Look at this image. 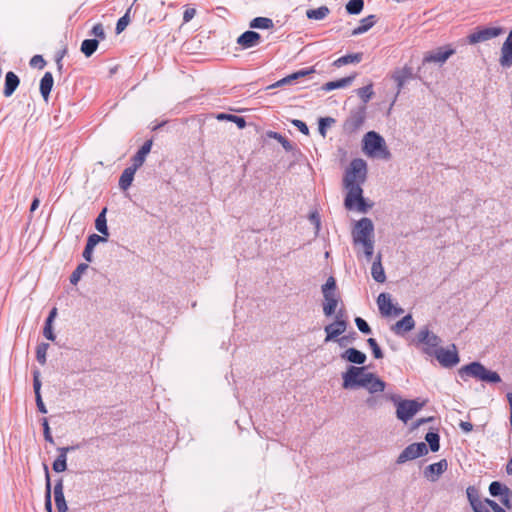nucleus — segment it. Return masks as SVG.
Listing matches in <instances>:
<instances>
[{"mask_svg": "<svg viewBox=\"0 0 512 512\" xmlns=\"http://www.w3.org/2000/svg\"><path fill=\"white\" fill-rule=\"evenodd\" d=\"M508 488L509 487L506 486L505 484H502L498 481H493L489 485V493L493 497H499V496L503 495L504 491L507 490Z\"/></svg>", "mask_w": 512, "mask_h": 512, "instance_id": "obj_45", "label": "nucleus"}, {"mask_svg": "<svg viewBox=\"0 0 512 512\" xmlns=\"http://www.w3.org/2000/svg\"><path fill=\"white\" fill-rule=\"evenodd\" d=\"M361 387L368 390L370 394H376L385 390L386 384L373 373H366L365 380L360 383Z\"/></svg>", "mask_w": 512, "mask_h": 512, "instance_id": "obj_16", "label": "nucleus"}, {"mask_svg": "<svg viewBox=\"0 0 512 512\" xmlns=\"http://www.w3.org/2000/svg\"><path fill=\"white\" fill-rule=\"evenodd\" d=\"M368 345L372 349L373 355L376 359H381L383 357V353L377 344L376 340L374 338H369L367 340Z\"/></svg>", "mask_w": 512, "mask_h": 512, "instance_id": "obj_51", "label": "nucleus"}, {"mask_svg": "<svg viewBox=\"0 0 512 512\" xmlns=\"http://www.w3.org/2000/svg\"><path fill=\"white\" fill-rule=\"evenodd\" d=\"M371 274L375 281H377L378 283H383L386 279L384 268L381 264L380 254L376 257L375 261L372 264Z\"/></svg>", "mask_w": 512, "mask_h": 512, "instance_id": "obj_32", "label": "nucleus"}, {"mask_svg": "<svg viewBox=\"0 0 512 512\" xmlns=\"http://www.w3.org/2000/svg\"><path fill=\"white\" fill-rule=\"evenodd\" d=\"M364 7V1L363 0H350L346 4V10L349 14H359Z\"/></svg>", "mask_w": 512, "mask_h": 512, "instance_id": "obj_43", "label": "nucleus"}, {"mask_svg": "<svg viewBox=\"0 0 512 512\" xmlns=\"http://www.w3.org/2000/svg\"><path fill=\"white\" fill-rule=\"evenodd\" d=\"M53 83L54 80L52 74L50 72H46L40 81V93L45 101H48Z\"/></svg>", "mask_w": 512, "mask_h": 512, "instance_id": "obj_29", "label": "nucleus"}, {"mask_svg": "<svg viewBox=\"0 0 512 512\" xmlns=\"http://www.w3.org/2000/svg\"><path fill=\"white\" fill-rule=\"evenodd\" d=\"M367 178V164L361 158L353 159L343 177V186H362Z\"/></svg>", "mask_w": 512, "mask_h": 512, "instance_id": "obj_3", "label": "nucleus"}, {"mask_svg": "<svg viewBox=\"0 0 512 512\" xmlns=\"http://www.w3.org/2000/svg\"><path fill=\"white\" fill-rule=\"evenodd\" d=\"M466 495L473 512H483L481 505L483 499H481L478 489L475 486H469L466 489Z\"/></svg>", "mask_w": 512, "mask_h": 512, "instance_id": "obj_24", "label": "nucleus"}, {"mask_svg": "<svg viewBox=\"0 0 512 512\" xmlns=\"http://www.w3.org/2000/svg\"><path fill=\"white\" fill-rule=\"evenodd\" d=\"M91 33L100 39L105 38L104 28H103L102 24H100V23L93 26Z\"/></svg>", "mask_w": 512, "mask_h": 512, "instance_id": "obj_59", "label": "nucleus"}, {"mask_svg": "<svg viewBox=\"0 0 512 512\" xmlns=\"http://www.w3.org/2000/svg\"><path fill=\"white\" fill-rule=\"evenodd\" d=\"M324 300L322 303L323 313L326 317L337 315L339 311L344 313V307L340 294L336 290H323Z\"/></svg>", "mask_w": 512, "mask_h": 512, "instance_id": "obj_7", "label": "nucleus"}, {"mask_svg": "<svg viewBox=\"0 0 512 512\" xmlns=\"http://www.w3.org/2000/svg\"><path fill=\"white\" fill-rule=\"evenodd\" d=\"M49 348V344L47 343H41L37 346L36 349V358L38 362L42 365L46 363V353Z\"/></svg>", "mask_w": 512, "mask_h": 512, "instance_id": "obj_48", "label": "nucleus"}, {"mask_svg": "<svg viewBox=\"0 0 512 512\" xmlns=\"http://www.w3.org/2000/svg\"><path fill=\"white\" fill-rule=\"evenodd\" d=\"M357 95L364 103H367L374 95L372 83L357 89Z\"/></svg>", "mask_w": 512, "mask_h": 512, "instance_id": "obj_44", "label": "nucleus"}, {"mask_svg": "<svg viewBox=\"0 0 512 512\" xmlns=\"http://www.w3.org/2000/svg\"><path fill=\"white\" fill-rule=\"evenodd\" d=\"M377 304L380 313L384 316H398L404 312L402 308H397L396 306L393 305L391 296L388 293H381L378 296Z\"/></svg>", "mask_w": 512, "mask_h": 512, "instance_id": "obj_14", "label": "nucleus"}, {"mask_svg": "<svg viewBox=\"0 0 512 512\" xmlns=\"http://www.w3.org/2000/svg\"><path fill=\"white\" fill-rule=\"evenodd\" d=\"M138 169H136L135 167H133L132 165L127 167L121 174L120 176V179H119V187L122 189V190H127L131 184H132V181L134 179V175H135V172L137 171Z\"/></svg>", "mask_w": 512, "mask_h": 512, "instance_id": "obj_30", "label": "nucleus"}, {"mask_svg": "<svg viewBox=\"0 0 512 512\" xmlns=\"http://www.w3.org/2000/svg\"><path fill=\"white\" fill-rule=\"evenodd\" d=\"M362 60L361 53L348 54L342 56L334 61V66L341 67L343 65L351 64V63H359Z\"/></svg>", "mask_w": 512, "mask_h": 512, "instance_id": "obj_38", "label": "nucleus"}, {"mask_svg": "<svg viewBox=\"0 0 512 512\" xmlns=\"http://www.w3.org/2000/svg\"><path fill=\"white\" fill-rule=\"evenodd\" d=\"M196 15V9L195 8H186L183 13V22L188 23L191 21L194 16Z\"/></svg>", "mask_w": 512, "mask_h": 512, "instance_id": "obj_62", "label": "nucleus"}, {"mask_svg": "<svg viewBox=\"0 0 512 512\" xmlns=\"http://www.w3.org/2000/svg\"><path fill=\"white\" fill-rule=\"evenodd\" d=\"M30 65L32 67H39V68H43L44 65H45V61L43 59V57L41 55H35L31 58L30 60Z\"/></svg>", "mask_w": 512, "mask_h": 512, "instance_id": "obj_60", "label": "nucleus"}, {"mask_svg": "<svg viewBox=\"0 0 512 512\" xmlns=\"http://www.w3.org/2000/svg\"><path fill=\"white\" fill-rule=\"evenodd\" d=\"M428 453L427 445L424 442L408 445L398 456L396 463L404 464Z\"/></svg>", "mask_w": 512, "mask_h": 512, "instance_id": "obj_12", "label": "nucleus"}, {"mask_svg": "<svg viewBox=\"0 0 512 512\" xmlns=\"http://www.w3.org/2000/svg\"><path fill=\"white\" fill-rule=\"evenodd\" d=\"M44 471H45V509L47 512L52 511V503H51V481H50V474L49 469L46 464L43 465Z\"/></svg>", "mask_w": 512, "mask_h": 512, "instance_id": "obj_34", "label": "nucleus"}, {"mask_svg": "<svg viewBox=\"0 0 512 512\" xmlns=\"http://www.w3.org/2000/svg\"><path fill=\"white\" fill-rule=\"evenodd\" d=\"M107 241V237L106 236H100V235H97V234H92L88 237L87 239V243L89 246H91L92 248H95V246L100 243V242H106Z\"/></svg>", "mask_w": 512, "mask_h": 512, "instance_id": "obj_53", "label": "nucleus"}, {"mask_svg": "<svg viewBox=\"0 0 512 512\" xmlns=\"http://www.w3.org/2000/svg\"><path fill=\"white\" fill-rule=\"evenodd\" d=\"M355 323H356V326L357 328L364 334H370L371 333V328L370 326L368 325V323L362 319L361 317H356L355 319Z\"/></svg>", "mask_w": 512, "mask_h": 512, "instance_id": "obj_54", "label": "nucleus"}, {"mask_svg": "<svg viewBox=\"0 0 512 512\" xmlns=\"http://www.w3.org/2000/svg\"><path fill=\"white\" fill-rule=\"evenodd\" d=\"M352 243L357 255L362 253L370 261L374 254L375 227L370 218L363 217L352 224Z\"/></svg>", "mask_w": 512, "mask_h": 512, "instance_id": "obj_1", "label": "nucleus"}, {"mask_svg": "<svg viewBox=\"0 0 512 512\" xmlns=\"http://www.w3.org/2000/svg\"><path fill=\"white\" fill-rule=\"evenodd\" d=\"M375 23L374 15H369L361 20V24L352 31V35H360L367 32Z\"/></svg>", "mask_w": 512, "mask_h": 512, "instance_id": "obj_39", "label": "nucleus"}, {"mask_svg": "<svg viewBox=\"0 0 512 512\" xmlns=\"http://www.w3.org/2000/svg\"><path fill=\"white\" fill-rule=\"evenodd\" d=\"M216 119L219 121L234 122L240 129H243L246 126V121L243 117L232 115V114L219 113L216 115Z\"/></svg>", "mask_w": 512, "mask_h": 512, "instance_id": "obj_37", "label": "nucleus"}, {"mask_svg": "<svg viewBox=\"0 0 512 512\" xmlns=\"http://www.w3.org/2000/svg\"><path fill=\"white\" fill-rule=\"evenodd\" d=\"M267 136L269 138L277 140L286 151H291L293 149L292 143L288 141L285 137H283L281 134L274 131H269L267 133Z\"/></svg>", "mask_w": 512, "mask_h": 512, "instance_id": "obj_42", "label": "nucleus"}, {"mask_svg": "<svg viewBox=\"0 0 512 512\" xmlns=\"http://www.w3.org/2000/svg\"><path fill=\"white\" fill-rule=\"evenodd\" d=\"M75 447L67 446L58 448L59 455L53 462V470L57 473L64 472L67 469V453L74 450Z\"/></svg>", "mask_w": 512, "mask_h": 512, "instance_id": "obj_23", "label": "nucleus"}, {"mask_svg": "<svg viewBox=\"0 0 512 512\" xmlns=\"http://www.w3.org/2000/svg\"><path fill=\"white\" fill-rule=\"evenodd\" d=\"M312 73H314V69L313 68H307V69L299 70V71H297L295 73H292V74H290V75L280 79L276 83L270 85L268 87V89L274 88V87H280V86H283V85L293 84L298 79L303 78V77H305V76H307L309 74H312Z\"/></svg>", "mask_w": 512, "mask_h": 512, "instance_id": "obj_21", "label": "nucleus"}, {"mask_svg": "<svg viewBox=\"0 0 512 512\" xmlns=\"http://www.w3.org/2000/svg\"><path fill=\"white\" fill-rule=\"evenodd\" d=\"M411 77V68H408V67H404L402 69H398L396 71H394V73L392 74V79L395 81L396 85H397V92L393 98V101L391 103V107L394 105V103L396 102L402 88L404 87V84L405 82L407 81V79H409Z\"/></svg>", "mask_w": 512, "mask_h": 512, "instance_id": "obj_19", "label": "nucleus"}, {"mask_svg": "<svg viewBox=\"0 0 512 512\" xmlns=\"http://www.w3.org/2000/svg\"><path fill=\"white\" fill-rule=\"evenodd\" d=\"M441 339L428 328L421 329L416 336V344L421 346L422 351L433 356L440 348Z\"/></svg>", "mask_w": 512, "mask_h": 512, "instance_id": "obj_6", "label": "nucleus"}, {"mask_svg": "<svg viewBox=\"0 0 512 512\" xmlns=\"http://www.w3.org/2000/svg\"><path fill=\"white\" fill-rule=\"evenodd\" d=\"M415 326V322L411 315H406L401 320L397 321L395 325L392 327V330L398 334L402 335L406 332L411 331Z\"/></svg>", "mask_w": 512, "mask_h": 512, "instance_id": "obj_26", "label": "nucleus"}, {"mask_svg": "<svg viewBox=\"0 0 512 512\" xmlns=\"http://www.w3.org/2000/svg\"><path fill=\"white\" fill-rule=\"evenodd\" d=\"M499 63L502 67L512 66V30L501 47Z\"/></svg>", "mask_w": 512, "mask_h": 512, "instance_id": "obj_20", "label": "nucleus"}, {"mask_svg": "<svg viewBox=\"0 0 512 512\" xmlns=\"http://www.w3.org/2000/svg\"><path fill=\"white\" fill-rule=\"evenodd\" d=\"M504 33V29L502 27H483L476 29L473 33H471L468 37L469 44H477L480 42H485L490 39L496 38Z\"/></svg>", "mask_w": 512, "mask_h": 512, "instance_id": "obj_10", "label": "nucleus"}, {"mask_svg": "<svg viewBox=\"0 0 512 512\" xmlns=\"http://www.w3.org/2000/svg\"><path fill=\"white\" fill-rule=\"evenodd\" d=\"M88 268L87 264H80L70 276L72 285H76L81 278L82 273Z\"/></svg>", "mask_w": 512, "mask_h": 512, "instance_id": "obj_49", "label": "nucleus"}, {"mask_svg": "<svg viewBox=\"0 0 512 512\" xmlns=\"http://www.w3.org/2000/svg\"><path fill=\"white\" fill-rule=\"evenodd\" d=\"M35 398H36V405L38 407V410L43 413V414H46L47 413V409H46V406L42 400V396L41 394H38V395H35Z\"/></svg>", "mask_w": 512, "mask_h": 512, "instance_id": "obj_63", "label": "nucleus"}, {"mask_svg": "<svg viewBox=\"0 0 512 512\" xmlns=\"http://www.w3.org/2000/svg\"><path fill=\"white\" fill-rule=\"evenodd\" d=\"M382 396H379V395H372L370 397H368L365 401L366 405L369 407V408H372V409H375L379 406H381L382 404Z\"/></svg>", "mask_w": 512, "mask_h": 512, "instance_id": "obj_52", "label": "nucleus"}, {"mask_svg": "<svg viewBox=\"0 0 512 512\" xmlns=\"http://www.w3.org/2000/svg\"><path fill=\"white\" fill-rule=\"evenodd\" d=\"M455 50L449 47H439L436 50L427 52L423 58V63H445Z\"/></svg>", "mask_w": 512, "mask_h": 512, "instance_id": "obj_15", "label": "nucleus"}, {"mask_svg": "<svg viewBox=\"0 0 512 512\" xmlns=\"http://www.w3.org/2000/svg\"><path fill=\"white\" fill-rule=\"evenodd\" d=\"M425 440L428 442L431 451L437 452L440 448L439 435L434 432H429L425 436Z\"/></svg>", "mask_w": 512, "mask_h": 512, "instance_id": "obj_46", "label": "nucleus"}, {"mask_svg": "<svg viewBox=\"0 0 512 512\" xmlns=\"http://www.w3.org/2000/svg\"><path fill=\"white\" fill-rule=\"evenodd\" d=\"M341 358L355 364H363L366 361L365 353L355 348H348L342 353Z\"/></svg>", "mask_w": 512, "mask_h": 512, "instance_id": "obj_27", "label": "nucleus"}, {"mask_svg": "<svg viewBox=\"0 0 512 512\" xmlns=\"http://www.w3.org/2000/svg\"><path fill=\"white\" fill-rule=\"evenodd\" d=\"M99 42L96 39H86L81 44V52L90 57L98 48Z\"/></svg>", "mask_w": 512, "mask_h": 512, "instance_id": "obj_40", "label": "nucleus"}, {"mask_svg": "<svg viewBox=\"0 0 512 512\" xmlns=\"http://www.w3.org/2000/svg\"><path fill=\"white\" fill-rule=\"evenodd\" d=\"M347 329V321L345 319V313L341 311L335 317L334 322L326 325L324 327V331L326 334L325 342L335 341L337 338L342 335Z\"/></svg>", "mask_w": 512, "mask_h": 512, "instance_id": "obj_8", "label": "nucleus"}, {"mask_svg": "<svg viewBox=\"0 0 512 512\" xmlns=\"http://www.w3.org/2000/svg\"><path fill=\"white\" fill-rule=\"evenodd\" d=\"M44 438L50 443H54L53 437L50 432V427L46 418L43 419Z\"/></svg>", "mask_w": 512, "mask_h": 512, "instance_id": "obj_58", "label": "nucleus"}, {"mask_svg": "<svg viewBox=\"0 0 512 512\" xmlns=\"http://www.w3.org/2000/svg\"><path fill=\"white\" fill-rule=\"evenodd\" d=\"M346 189V197L344 200V206L348 210H357L360 213H366L371 209L372 204H368L363 197L362 186L350 185L344 186Z\"/></svg>", "mask_w": 512, "mask_h": 512, "instance_id": "obj_5", "label": "nucleus"}, {"mask_svg": "<svg viewBox=\"0 0 512 512\" xmlns=\"http://www.w3.org/2000/svg\"><path fill=\"white\" fill-rule=\"evenodd\" d=\"M54 500H55V505L57 507L58 512H67L68 506H67L64 494L54 495Z\"/></svg>", "mask_w": 512, "mask_h": 512, "instance_id": "obj_50", "label": "nucleus"}, {"mask_svg": "<svg viewBox=\"0 0 512 512\" xmlns=\"http://www.w3.org/2000/svg\"><path fill=\"white\" fill-rule=\"evenodd\" d=\"M334 120L332 118H321L319 121V132L325 137L326 136V127L330 125Z\"/></svg>", "mask_w": 512, "mask_h": 512, "instance_id": "obj_55", "label": "nucleus"}, {"mask_svg": "<svg viewBox=\"0 0 512 512\" xmlns=\"http://www.w3.org/2000/svg\"><path fill=\"white\" fill-rule=\"evenodd\" d=\"M250 27L255 29H270L273 27V21L266 17H256L250 22Z\"/></svg>", "mask_w": 512, "mask_h": 512, "instance_id": "obj_41", "label": "nucleus"}, {"mask_svg": "<svg viewBox=\"0 0 512 512\" xmlns=\"http://www.w3.org/2000/svg\"><path fill=\"white\" fill-rule=\"evenodd\" d=\"M93 250L94 248H92L91 246H89L88 244H86L85 246V249L83 251V257L87 260V261H91L92 260V253H93Z\"/></svg>", "mask_w": 512, "mask_h": 512, "instance_id": "obj_64", "label": "nucleus"}, {"mask_svg": "<svg viewBox=\"0 0 512 512\" xmlns=\"http://www.w3.org/2000/svg\"><path fill=\"white\" fill-rule=\"evenodd\" d=\"M459 373L462 377L467 375L487 383H499L501 381L500 375L497 372L488 370L480 362H472L463 366Z\"/></svg>", "mask_w": 512, "mask_h": 512, "instance_id": "obj_4", "label": "nucleus"}, {"mask_svg": "<svg viewBox=\"0 0 512 512\" xmlns=\"http://www.w3.org/2000/svg\"><path fill=\"white\" fill-rule=\"evenodd\" d=\"M19 78L14 72H8L5 77L4 95L10 97L19 85Z\"/></svg>", "mask_w": 512, "mask_h": 512, "instance_id": "obj_28", "label": "nucleus"}, {"mask_svg": "<svg viewBox=\"0 0 512 512\" xmlns=\"http://www.w3.org/2000/svg\"><path fill=\"white\" fill-rule=\"evenodd\" d=\"M129 23V17L128 14H125L123 17H121L117 24H116V31L117 33H121L128 25Z\"/></svg>", "mask_w": 512, "mask_h": 512, "instance_id": "obj_57", "label": "nucleus"}, {"mask_svg": "<svg viewBox=\"0 0 512 512\" xmlns=\"http://www.w3.org/2000/svg\"><path fill=\"white\" fill-rule=\"evenodd\" d=\"M292 124L299 129L300 132H302L305 135H308L309 129L308 126L301 120L294 119L292 120Z\"/></svg>", "mask_w": 512, "mask_h": 512, "instance_id": "obj_61", "label": "nucleus"}, {"mask_svg": "<svg viewBox=\"0 0 512 512\" xmlns=\"http://www.w3.org/2000/svg\"><path fill=\"white\" fill-rule=\"evenodd\" d=\"M330 13V10L327 6H321L316 9H308L306 11V16L311 20H323Z\"/></svg>", "mask_w": 512, "mask_h": 512, "instance_id": "obj_35", "label": "nucleus"}, {"mask_svg": "<svg viewBox=\"0 0 512 512\" xmlns=\"http://www.w3.org/2000/svg\"><path fill=\"white\" fill-rule=\"evenodd\" d=\"M33 388L35 395L41 394V381L39 371H35L33 374Z\"/></svg>", "mask_w": 512, "mask_h": 512, "instance_id": "obj_56", "label": "nucleus"}, {"mask_svg": "<svg viewBox=\"0 0 512 512\" xmlns=\"http://www.w3.org/2000/svg\"><path fill=\"white\" fill-rule=\"evenodd\" d=\"M106 212H107V209L104 208L100 212V214L97 216V218L95 220V228L97 229L98 232H100L104 236L108 237L109 231H108V227H107Z\"/></svg>", "mask_w": 512, "mask_h": 512, "instance_id": "obj_36", "label": "nucleus"}, {"mask_svg": "<svg viewBox=\"0 0 512 512\" xmlns=\"http://www.w3.org/2000/svg\"><path fill=\"white\" fill-rule=\"evenodd\" d=\"M498 498L504 509H512V490L510 488L505 490L503 495L499 496Z\"/></svg>", "mask_w": 512, "mask_h": 512, "instance_id": "obj_47", "label": "nucleus"}, {"mask_svg": "<svg viewBox=\"0 0 512 512\" xmlns=\"http://www.w3.org/2000/svg\"><path fill=\"white\" fill-rule=\"evenodd\" d=\"M365 368L350 366L343 374V388L352 389L361 387L360 383L365 380Z\"/></svg>", "mask_w": 512, "mask_h": 512, "instance_id": "obj_13", "label": "nucleus"}, {"mask_svg": "<svg viewBox=\"0 0 512 512\" xmlns=\"http://www.w3.org/2000/svg\"><path fill=\"white\" fill-rule=\"evenodd\" d=\"M260 40L261 36L259 33L254 31H246L238 37L237 43L242 48L248 49L257 46L260 43Z\"/></svg>", "mask_w": 512, "mask_h": 512, "instance_id": "obj_22", "label": "nucleus"}, {"mask_svg": "<svg viewBox=\"0 0 512 512\" xmlns=\"http://www.w3.org/2000/svg\"><path fill=\"white\" fill-rule=\"evenodd\" d=\"M423 404L416 400H404L399 402L398 408L396 409V417L403 423H407L411 420L422 408Z\"/></svg>", "mask_w": 512, "mask_h": 512, "instance_id": "obj_9", "label": "nucleus"}, {"mask_svg": "<svg viewBox=\"0 0 512 512\" xmlns=\"http://www.w3.org/2000/svg\"><path fill=\"white\" fill-rule=\"evenodd\" d=\"M433 356L438 360L440 365L445 368L454 367L460 361L457 348L454 344L446 349L440 347Z\"/></svg>", "mask_w": 512, "mask_h": 512, "instance_id": "obj_11", "label": "nucleus"}, {"mask_svg": "<svg viewBox=\"0 0 512 512\" xmlns=\"http://www.w3.org/2000/svg\"><path fill=\"white\" fill-rule=\"evenodd\" d=\"M57 316V309L56 308H53L47 319H46V323H45V327H44V330H43V334L44 336L48 339V340H51V341H54L55 340V334L53 332V327H52V323L54 321V319L56 318Z\"/></svg>", "mask_w": 512, "mask_h": 512, "instance_id": "obj_33", "label": "nucleus"}, {"mask_svg": "<svg viewBox=\"0 0 512 512\" xmlns=\"http://www.w3.org/2000/svg\"><path fill=\"white\" fill-rule=\"evenodd\" d=\"M448 462L446 459H442L439 462L428 465L424 469V477L431 482H436L439 477L447 470Z\"/></svg>", "mask_w": 512, "mask_h": 512, "instance_id": "obj_17", "label": "nucleus"}, {"mask_svg": "<svg viewBox=\"0 0 512 512\" xmlns=\"http://www.w3.org/2000/svg\"><path fill=\"white\" fill-rule=\"evenodd\" d=\"M363 152L372 158L388 160L391 157L385 140L382 136L374 131H370L365 134L363 138Z\"/></svg>", "mask_w": 512, "mask_h": 512, "instance_id": "obj_2", "label": "nucleus"}, {"mask_svg": "<svg viewBox=\"0 0 512 512\" xmlns=\"http://www.w3.org/2000/svg\"><path fill=\"white\" fill-rule=\"evenodd\" d=\"M365 120V109L360 108L352 111L350 116L345 121L344 127L349 132L358 130L364 123Z\"/></svg>", "mask_w": 512, "mask_h": 512, "instance_id": "obj_18", "label": "nucleus"}, {"mask_svg": "<svg viewBox=\"0 0 512 512\" xmlns=\"http://www.w3.org/2000/svg\"><path fill=\"white\" fill-rule=\"evenodd\" d=\"M354 79H355V75H351V76L344 77V78H341L336 81H330V82L325 83L323 85L322 89L324 91H331L334 89L345 88V87L349 86L353 82Z\"/></svg>", "mask_w": 512, "mask_h": 512, "instance_id": "obj_31", "label": "nucleus"}, {"mask_svg": "<svg viewBox=\"0 0 512 512\" xmlns=\"http://www.w3.org/2000/svg\"><path fill=\"white\" fill-rule=\"evenodd\" d=\"M152 140H147L141 148L138 150V152L135 154V156L132 158V166L136 169H139L143 163L145 162L146 156L150 153L152 148Z\"/></svg>", "mask_w": 512, "mask_h": 512, "instance_id": "obj_25", "label": "nucleus"}]
</instances>
